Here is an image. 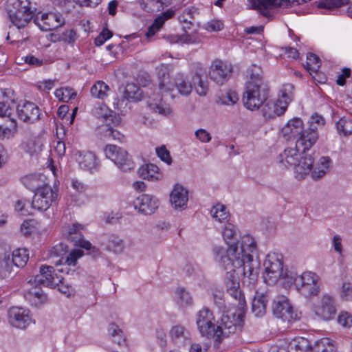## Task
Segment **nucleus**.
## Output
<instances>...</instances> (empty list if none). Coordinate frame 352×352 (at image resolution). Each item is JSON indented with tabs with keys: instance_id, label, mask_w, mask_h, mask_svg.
<instances>
[{
	"instance_id": "f257e3e1",
	"label": "nucleus",
	"mask_w": 352,
	"mask_h": 352,
	"mask_svg": "<svg viewBox=\"0 0 352 352\" xmlns=\"http://www.w3.org/2000/svg\"><path fill=\"white\" fill-rule=\"evenodd\" d=\"M257 251L256 242L249 235L241 237L239 244L232 245L229 248L214 245L212 249L214 258L219 265L224 270H234L243 274L244 283L254 285L258 276L259 263L253 260V255Z\"/></svg>"
},
{
	"instance_id": "f03ea898",
	"label": "nucleus",
	"mask_w": 352,
	"mask_h": 352,
	"mask_svg": "<svg viewBox=\"0 0 352 352\" xmlns=\"http://www.w3.org/2000/svg\"><path fill=\"white\" fill-rule=\"evenodd\" d=\"M250 80L243 96L244 106L250 110L258 109L267 100L269 89L262 76L260 67L253 65L248 71Z\"/></svg>"
},
{
	"instance_id": "7ed1b4c3",
	"label": "nucleus",
	"mask_w": 352,
	"mask_h": 352,
	"mask_svg": "<svg viewBox=\"0 0 352 352\" xmlns=\"http://www.w3.org/2000/svg\"><path fill=\"white\" fill-rule=\"evenodd\" d=\"M244 307H239L238 311L230 310L224 313L221 318L217 321L213 334L214 346L219 348V345L226 338L241 329L244 314Z\"/></svg>"
},
{
	"instance_id": "20e7f679",
	"label": "nucleus",
	"mask_w": 352,
	"mask_h": 352,
	"mask_svg": "<svg viewBox=\"0 0 352 352\" xmlns=\"http://www.w3.org/2000/svg\"><path fill=\"white\" fill-rule=\"evenodd\" d=\"M244 307H239L238 311L230 310L224 313L221 318L217 321L213 334L214 346L219 348V345L226 338L241 329L244 314Z\"/></svg>"
},
{
	"instance_id": "39448f33",
	"label": "nucleus",
	"mask_w": 352,
	"mask_h": 352,
	"mask_svg": "<svg viewBox=\"0 0 352 352\" xmlns=\"http://www.w3.org/2000/svg\"><path fill=\"white\" fill-rule=\"evenodd\" d=\"M6 9L10 21L18 28L25 27L33 17L29 0H8Z\"/></svg>"
},
{
	"instance_id": "423d86ee",
	"label": "nucleus",
	"mask_w": 352,
	"mask_h": 352,
	"mask_svg": "<svg viewBox=\"0 0 352 352\" xmlns=\"http://www.w3.org/2000/svg\"><path fill=\"white\" fill-rule=\"evenodd\" d=\"M293 89L294 87L292 84L284 85L276 101L271 104L267 103L263 109V116L265 118H271L276 116L283 115L293 99Z\"/></svg>"
},
{
	"instance_id": "0eeeda50",
	"label": "nucleus",
	"mask_w": 352,
	"mask_h": 352,
	"mask_svg": "<svg viewBox=\"0 0 352 352\" xmlns=\"http://www.w3.org/2000/svg\"><path fill=\"white\" fill-rule=\"evenodd\" d=\"M264 280L269 285L274 284L286 274L283 269V255L277 252L269 253L263 263Z\"/></svg>"
},
{
	"instance_id": "6e6552de",
	"label": "nucleus",
	"mask_w": 352,
	"mask_h": 352,
	"mask_svg": "<svg viewBox=\"0 0 352 352\" xmlns=\"http://www.w3.org/2000/svg\"><path fill=\"white\" fill-rule=\"evenodd\" d=\"M58 192L50 185L44 184L34 192L32 200V208L38 211H46L58 199Z\"/></svg>"
},
{
	"instance_id": "1a4fd4ad",
	"label": "nucleus",
	"mask_w": 352,
	"mask_h": 352,
	"mask_svg": "<svg viewBox=\"0 0 352 352\" xmlns=\"http://www.w3.org/2000/svg\"><path fill=\"white\" fill-rule=\"evenodd\" d=\"M319 276L311 272H305L294 279L297 290L303 296L310 297L319 293Z\"/></svg>"
},
{
	"instance_id": "9d476101",
	"label": "nucleus",
	"mask_w": 352,
	"mask_h": 352,
	"mask_svg": "<svg viewBox=\"0 0 352 352\" xmlns=\"http://www.w3.org/2000/svg\"><path fill=\"white\" fill-rule=\"evenodd\" d=\"M16 107L14 91L8 89L2 92L0 96V128L3 125L8 126L10 123L16 124V120L13 117Z\"/></svg>"
},
{
	"instance_id": "9b49d317",
	"label": "nucleus",
	"mask_w": 352,
	"mask_h": 352,
	"mask_svg": "<svg viewBox=\"0 0 352 352\" xmlns=\"http://www.w3.org/2000/svg\"><path fill=\"white\" fill-rule=\"evenodd\" d=\"M106 157L112 160L122 171H128L134 168V164L123 148L113 144H108L104 148Z\"/></svg>"
},
{
	"instance_id": "f8f14e48",
	"label": "nucleus",
	"mask_w": 352,
	"mask_h": 352,
	"mask_svg": "<svg viewBox=\"0 0 352 352\" xmlns=\"http://www.w3.org/2000/svg\"><path fill=\"white\" fill-rule=\"evenodd\" d=\"M272 311L276 318L285 322H290L298 318L297 313L285 296H278L274 299Z\"/></svg>"
},
{
	"instance_id": "ddd939ff",
	"label": "nucleus",
	"mask_w": 352,
	"mask_h": 352,
	"mask_svg": "<svg viewBox=\"0 0 352 352\" xmlns=\"http://www.w3.org/2000/svg\"><path fill=\"white\" fill-rule=\"evenodd\" d=\"M63 279L55 272L52 266L41 265L40 267V274H36L33 278L30 280V284L44 285L50 287H56L61 283Z\"/></svg>"
},
{
	"instance_id": "4468645a",
	"label": "nucleus",
	"mask_w": 352,
	"mask_h": 352,
	"mask_svg": "<svg viewBox=\"0 0 352 352\" xmlns=\"http://www.w3.org/2000/svg\"><path fill=\"white\" fill-rule=\"evenodd\" d=\"M196 323L201 336L213 338L216 323L213 313L209 309L204 307L197 314Z\"/></svg>"
},
{
	"instance_id": "2eb2a0df",
	"label": "nucleus",
	"mask_w": 352,
	"mask_h": 352,
	"mask_svg": "<svg viewBox=\"0 0 352 352\" xmlns=\"http://www.w3.org/2000/svg\"><path fill=\"white\" fill-rule=\"evenodd\" d=\"M315 314L324 320L333 319L336 314L335 298L328 294H324L320 300L314 305Z\"/></svg>"
},
{
	"instance_id": "dca6fc26",
	"label": "nucleus",
	"mask_w": 352,
	"mask_h": 352,
	"mask_svg": "<svg viewBox=\"0 0 352 352\" xmlns=\"http://www.w3.org/2000/svg\"><path fill=\"white\" fill-rule=\"evenodd\" d=\"M225 278V284L228 293L237 300L238 307H244L245 301L243 295L239 289V272L236 270H228Z\"/></svg>"
},
{
	"instance_id": "f3484780",
	"label": "nucleus",
	"mask_w": 352,
	"mask_h": 352,
	"mask_svg": "<svg viewBox=\"0 0 352 352\" xmlns=\"http://www.w3.org/2000/svg\"><path fill=\"white\" fill-rule=\"evenodd\" d=\"M232 72L230 64L221 60H214L210 67L209 76L212 80L222 85L230 78Z\"/></svg>"
},
{
	"instance_id": "a211bd4d",
	"label": "nucleus",
	"mask_w": 352,
	"mask_h": 352,
	"mask_svg": "<svg viewBox=\"0 0 352 352\" xmlns=\"http://www.w3.org/2000/svg\"><path fill=\"white\" fill-rule=\"evenodd\" d=\"M298 140L296 141L294 147H287L279 155V162L286 168H294L298 160L310 148H305V146H298Z\"/></svg>"
},
{
	"instance_id": "6ab92c4d",
	"label": "nucleus",
	"mask_w": 352,
	"mask_h": 352,
	"mask_svg": "<svg viewBox=\"0 0 352 352\" xmlns=\"http://www.w3.org/2000/svg\"><path fill=\"white\" fill-rule=\"evenodd\" d=\"M67 252V247L66 245L60 243L54 246L50 252V257H60L59 260L56 262V264L66 263L68 265H75L77 260L83 255V252L80 250H74L66 257L63 258V255Z\"/></svg>"
},
{
	"instance_id": "aec40b11",
	"label": "nucleus",
	"mask_w": 352,
	"mask_h": 352,
	"mask_svg": "<svg viewBox=\"0 0 352 352\" xmlns=\"http://www.w3.org/2000/svg\"><path fill=\"white\" fill-rule=\"evenodd\" d=\"M14 111L18 118L25 122L33 123L40 119V109L30 102L16 104Z\"/></svg>"
},
{
	"instance_id": "412c9836",
	"label": "nucleus",
	"mask_w": 352,
	"mask_h": 352,
	"mask_svg": "<svg viewBox=\"0 0 352 352\" xmlns=\"http://www.w3.org/2000/svg\"><path fill=\"white\" fill-rule=\"evenodd\" d=\"M8 321L14 327L25 329L32 322L30 311L21 307H12L8 311Z\"/></svg>"
},
{
	"instance_id": "4be33fe9",
	"label": "nucleus",
	"mask_w": 352,
	"mask_h": 352,
	"mask_svg": "<svg viewBox=\"0 0 352 352\" xmlns=\"http://www.w3.org/2000/svg\"><path fill=\"white\" fill-rule=\"evenodd\" d=\"M34 21L43 31L53 30L64 23L61 15L52 12L42 14L40 17L36 16Z\"/></svg>"
},
{
	"instance_id": "5701e85b",
	"label": "nucleus",
	"mask_w": 352,
	"mask_h": 352,
	"mask_svg": "<svg viewBox=\"0 0 352 352\" xmlns=\"http://www.w3.org/2000/svg\"><path fill=\"white\" fill-rule=\"evenodd\" d=\"M282 133L287 140H300L305 133L302 120L298 118L289 120L283 127Z\"/></svg>"
},
{
	"instance_id": "b1692460",
	"label": "nucleus",
	"mask_w": 352,
	"mask_h": 352,
	"mask_svg": "<svg viewBox=\"0 0 352 352\" xmlns=\"http://www.w3.org/2000/svg\"><path fill=\"white\" fill-rule=\"evenodd\" d=\"M135 209L144 214H151L158 208V200L156 197L144 194L138 197L134 201Z\"/></svg>"
},
{
	"instance_id": "393cba45",
	"label": "nucleus",
	"mask_w": 352,
	"mask_h": 352,
	"mask_svg": "<svg viewBox=\"0 0 352 352\" xmlns=\"http://www.w3.org/2000/svg\"><path fill=\"white\" fill-rule=\"evenodd\" d=\"M283 1L284 0H248V7L268 16L270 10L283 7Z\"/></svg>"
},
{
	"instance_id": "a878e982",
	"label": "nucleus",
	"mask_w": 352,
	"mask_h": 352,
	"mask_svg": "<svg viewBox=\"0 0 352 352\" xmlns=\"http://www.w3.org/2000/svg\"><path fill=\"white\" fill-rule=\"evenodd\" d=\"M28 288L26 289L24 296L32 305L38 307L47 301V296L43 292L39 284H30V280L27 283Z\"/></svg>"
},
{
	"instance_id": "bb28decb",
	"label": "nucleus",
	"mask_w": 352,
	"mask_h": 352,
	"mask_svg": "<svg viewBox=\"0 0 352 352\" xmlns=\"http://www.w3.org/2000/svg\"><path fill=\"white\" fill-rule=\"evenodd\" d=\"M169 336L176 345L183 346L190 343V333L189 331L182 324H176L171 327Z\"/></svg>"
},
{
	"instance_id": "cd10ccee",
	"label": "nucleus",
	"mask_w": 352,
	"mask_h": 352,
	"mask_svg": "<svg viewBox=\"0 0 352 352\" xmlns=\"http://www.w3.org/2000/svg\"><path fill=\"white\" fill-rule=\"evenodd\" d=\"M188 200V192L183 186L176 184L170 193V202L175 208H184Z\"/></svg>"
},
{
	"instance_id": "c85d7f7f",
	"label": "nucleus",
	"mask_w": 352,
	"mask_h": 352,
	"mask_svg": "<svg viewBox=\"0 0 352 352\" xmlns=\"http://www.w3.org/2000/svg\"><path fill=\"white\" fill-rule=\"evenodd\" d=\"M314 163V160L311 155L306 154V153L302 155L301 159L298 160L296 166H294V168L296 177L298 179L305 178V177L311 171Z\"/></svg>"
},
{
	"instance_id": "c756f323",
	"label": "nucleus",
	"mask_w": 352,
	"mask_h": 352,
	"mask_svg": "<svg viewBox=\"0 0 352 352\" xmlns=\"http://www.w3.org/2000/svg\"><path fill=\"white\" fill-rule=\"evenodd\" d=\"M83 226L78 223H74L68 229V236L71 241L75 242L76 245L86 250H90L91 244L88 241L84 240L80 232V230H83Z\"/></svg>"
},
{
	"instance_id": "7c9ffc66",
	"label": "nucleus",
	"mask_w": 352,
	"mask_h": 352,
	"mask_svg": "<svg viewBox=\"0 0 352 352\" xmlns=\"http://www.w3.org/2000/svg\"><path fill=\"white\" fill-rule=\"evenodd\" d=\"M138 174L142 179L150 181H160L164 177V175L160 170V168L153 164L142 165L138 169Z\"/></svg>"
},
{
	"instance_id": "2f4dec72",
	"label": "nucleus",
	"mask_w": 352,
	"mask_h": 352,
	"mask_svg": "<svg viewBox=\"0 0 352 352\" xmlns=\"http://www.w3.org/2000/svg\"><path fill=\"white\" fill-rule=\"evenodd\" d=\"M317 124H309V127L305 130V133L300 140H298V146H305V148H311L318 139Z\"/></svg>"
},
{
	"instance_id": "473e14b6",
	"label": "nucleus",
	"mask_w": 352,
	"mask_h": 352,
	"mask_svg": "<svg viewBox=\"0 0 352 352\" xmlns=\"http://www.w3.org/2000/svg\"><path fill=\"white\" fill-rule=\"evenodd\" d=\"M76 155V160L81 168L89 171L96 168L97 166L96 157L92 152L79 151Z\"/></svg>"
},
{
	"instance_id": "72a5a7b5",
	"label": "nucleus",
	"mask_w": 352,
	"mask_h": 352,
	"mask_svg": "<svg viewBox=\"0 0 352 352\" xmlns=\"http://www.w3.org/2000/svg\"><path fill=\"white\" fill-rule=\"evenodd\" d=\"M157 76L159 80V88L162 92L172 91L174 88V82L170 79L168 69L165 65L158 68Z\"/></svg>"
},
{
	"instance_id": "f704fd0d",
	"label": "nucleus",
	"mask_w": 352,
	"mask_h": 352,
	"mask_svg": "<svg viewBox=\"0 0 352 352\" xmlns=\"http://www.w3.org/2000/svg\"><path fill=\"white\" fill-rule=\"evenodd\" d=\"M268 298L266 295L261 293H256L252 305V311L256 317H263L265 316L267 310Z\"/></svg>"
},
{
	"instance_id": "c9c22d12",
	"label": "nucleus",
	"mask_w": 352,
	"mask_h": 352,
	"mask_svg": "<svg viewBox=\"0 0 352 352\" xmlns=\"http://www.w3.org/2000/svg\"><path fill=\"white\" fill-rule=\"evenodd\" d=\"M170 3V0H140L141 8L147 12H158Z\"/></svg>"
},
{
	"instance_id": "e433bc0d",
	"label": "nucleus",
	"mask_w": 352,
	"mask_h": 352,
	"mask_svg": "<svg viewBox=\"0 0 352 352\" xmlns=\"http://www.w3.org/2000/svg\"><path fill=\"white\" fill-rule=\"evenodd\" d=\"M331 159L329 157H322L319 162L312 168L311 177L314 180L322 178L329 170Z\"/></svg>"
},
{
	"instance_id": "4c0bfd02",
	"label": "nucleus",
	"mask_w": 352,
	"mask_h": 352,
	"mask_svg": "<svg viewBox=\"0 0 352 352\" xmlns=\"http://www.w3.org/2000/svg\"><path fill=\"white\" fill-rule=\"evenodd\" d=\"M174 10L169 9L164 12L161 15L158 16L153 23V24L148 28L146 33L147 37L153 36L156 32L160 30L162 27L165 21L173 17L174 15Z\"/></svg>"
},
{
	"instance_id": "58836bf2",
	"label": "nucleus",
	"mask_w": 352,
	"mask_h": 352,
	"mask_svg": "<svg viewBox=\"0 0 352 352\" xmlns=\"http://www.w3.org/2000/svg\"><path fill=\"white\" fill-rule=\"evenodd\" d=\"M176 87L178 92L183 96H188L192 90V86L188 78L183 74L179 73L174 79V87Z\"/></svg>"
},
{
	"instance_id": "ea45409f",
	"label": "nucleus",
	"mask_w": 352,
	"mask_h": 352,
	"mask_svg": "<svg viewBox=\"0 0 352 352\" xmlns=\"http://www.w3.org/2000/svg\"><path fill=\"white\" fill-rule=\"evenodd\" d=\"M29 259V254L28 250L25 248H18L13 251L10 255V260L12 262V267L14 265L18 267H24Z\"/></svg>"
},
{
	"instance_id": "a19ab883",
	"label": "nucleus",
	"mask_w": 352,
	"mask_h": 352,
	"mask_svg": "<svg viewBox=\"0 0 352 352\" xmlns=\"http://www.w3.org/2000/svg\"><path fill=\"white\" fill-rule=\"evenodd\" d=\"M238 232L239 230L237 228L234 224L228 221L226 222L222 230L223 237L228 245V247H224V248H229L230 245L235 244H239V247H240V243L241 241V239L240 240V241L233 243H230V242L229 241V240L235 239L238 234ZM222 247L223 248V246Z\"/></svg>"
},
{
	"instance_id": "79ce46f5",
	"label": "nucleus",
	"mask_w": 352,
	"mask_h": 352,
	"mask_svg": "<svg viewBox=\"0 0 352 352\" xmlns=\"http://www.w3.org/2000/svg\"><path fill=\"white\" fill-rule=\"evenodd\" d=\"M142 91L134 83H128L123 91V96L129 102H137L142 99Z\"/></svg>"
},
{
	"instance_id": "37998d69",
	"label": "nucleus",
	"mask_w": 352,
	"mask_h": 352,
	"mask_svg": "<svg viewBox=\"0 0 352 352\" xmlns=\"http://www.w3.org/2000/svg\"><path fill=\"white\" fill-rule=\"evenodd\" d=\"M176 300L179 307L185 308L192 305L193 299L190 292L184 287H179L175 291Z\"/></svg>"
},
{
	"instance_id": "c03bdc74",
	"label": "nucleus",
	"mask_w": 352,
	"mask_h": 352,
	"mask_svg": "<svg viewBox=\"0 0 352 352\" xmlns=\"http://www.w3.org/2000/svg\"><path fill=\"white\" fill-rule=\"evenodd\" d=\"M109 89V87L104 82L98 80L91 86L90 92L92 96L102 100L107 96Z\"/></svg>"
},
{
	"instance_id": "a18cd8bd",
	"label": "nucleus",
	"mask_w": 352,
	"mask_h": 352,
	"mask_svg": "<svg viewBox=\"0 0 352 352\" xmlns=\"http://www.w3.org/2000/svg\"><path fill=\"white\" fill-rule=\"evenodd\" d=\"M239 100L238 94L236 91L229 90L226 93H222L218 96L216 103L221 105H233Z\"/></svg>"
},
{
	"instance_id": "49530a36",
	"label": "nucleus",
	"mask_w": 352,
	"mask_h": 352,
	"mask_svg": "<svg viewBox=\"0 0 352 352\" xmlns=\"http://www.w3.org/2000/svg\"><path fill=\"white\" fill-rule=\"evenodd\" d=\"M315 352H337L334 342L327 338L317 341L314 346Z\"/></svg>"
},
{
	"instance_id": "de8ad7c7",
	"label": "nucleus",
	"mask_w": 352,
	"mask_h": 352,
	"mask_svg": "<svg viewBox=\"0 0 352 352\" xmlns=\"http://www.w3.org/2000/svg\"><path fill=\"white\" fill-rule=\"evenodd\" d=\"M12 270L10 254H5L0 256V278H6L10 276Z\"/></svg>"
},
{
	"instance_id": "09e8293b",
	"label": "nucleus",
	"mask_w": 352,
	"mask_h": 352,
	"mask_svg": "<svg viewBox=\"0 0 352 352\" xmlns=\"http://www.w3.org/2000/svg\"><path fill=\"white\" fill-rule=\"evenodd\" d=\"M212 217L219 222H224L228 221L230 217L229 212L225 206L221 204H217L210 210Z\"/></svg>"
},
{
	"instance_id": "8fccbe9b",
	"label": "nucleus",
	"mask_w": 352,
	"mask_h": 352,
	"mask_svg": "<svg viewBox=\"0 0 352 352\" xmlns=\"http://www.w3.org/2000/svg\"><path fill=\"white\" fill-rule=\"evenodd\" d=\"M291 350L295 352H311L312 350L309 341L305 338L300 337L295 339L290 344Z\"/></svg>"
},
{
	"instance_id": "3c124183",
	"label": "nucleus",
	"mask_w": 352,
	"mask_h": 352,
	"mask_svg": "<svg viewBox=\"0 0 352 352\" xmlns=\"http://www.w3.org/2000/svg\"><path fill=\"white\" fill-rule=\"evenodd\" d=\"M336 127L339 134L344 136L351 135L352 133V119L346 117L340 118L336 123Z\"/></svg>"
},
{
	"instance_id": "603ef678",
	"label": "nucleus",
	"mask_w": 352,
	"mask_h": 352,
	"mask_svg": "<svg viewBox=\"0 0 352 352\" xmlns=\"http://www.w3.org/2000/svg\"><path fill=\"white\" fill-rule=\"evenodd\" d=\"M124 248V242L119 236H111L109 238L107 243V248L108 250L119 254L123 251Z\"/></svg>"
},
{
	"instance_id": "864d4df0",
	"label": "nucleus",
	"mask_w": 352,
	"mask_h": 352,
	"mask_svg": "<svg viewBox=\"0 0 352 352\" xmlns=\"http://www.w3.org/2000/svg\"><path fill=\"white\" fill-rule=\"evenodd\" d=\"M40 175H28L23 179V182L27 188L34 192L37 188L42 186L41 184L43 181Z\"/></svg>"
},
{
	"instance_id": "5fc2aeb1",
	"label": "nucleus",
	"mask_w": 352,
	"mask_h": 352,
	"mask_svg": "<svg viewBox=\"0 0 352 352\" xmlns=\"http://www.w3.org/2000/svg\"><path fill=\"white\" fill-rule=\"evenodd\" d=\"M55 96L62 102H68L69 100L75 98L76 91L70 87H63L56 90Z\"/></svg>"
},
{
	"instance_id": "6e6d98bb",
	"label": "nucleus",
	"mask_w": 352,
	"mask_h": 352,
	"mask_svg": "<svg viewBox=\"0 0 352 352\" xmlns=\"http://www.w3.org/2000/svg\"><path fill=\"white\" fill-rule=\"evenodd\" d=\"M91 112L94 116L98 118H104L105 120H109L112 117L111 114L108 115V113L111 111L103 103L96 104L92 109Z\"/></svg>"
},
{
	"instance_id": "4d7b16f0",
	"label": "nucleus",
	"mask_w": 352,
	"mask_h": 352,
	"mask_svg": "<svg viewBox=\"0 0 352 352\" xmlns=\"http://www.w3.org/2000/svg\"><path fill=\"white\" fill-rule=\"evenodd\" d=\"M305 67L309 72H316L320 68L319 58L314 54H307Z\"/></svg>"
},
{
	"instance_id": "13d9d810",
	"label": "nucleus",
	"mask_w": 352,
	"mask_h": 352,
	"mask_svg": "<svg viewBox=\"0 0 352 352\" xmlns=\"http://www.w3.org/2000/svg\"><path fill=\"white\" fill-rule=\"evenodd\" d=\"M52 4L64 12L69 13L75 8L74 0H50Z\"/></svg>"
},
{
	"instance_id": "bf43d9fd",
	"label": "nucleus",
	"mask_w": 352,
	"mask_h": 352,
	"mask_svg": "<svg viewBox=\"0 0 352 352\" xmlns=\"http://www.w3.org/2000/svg\"><path fill=\"white\" fill-rule=\"evenodd\" d=\"M349 1V0H322L318 4V8L332 10L346 5Z\"/></svg>"
},
{
	"instance_id": "052dcab7",
	"label": "nucleus",
	"mask_w": 352,
	"mask_h": 352,
	"mask_svg": "<svg viewBox=\"0 0 352 352\" xmlns=\"http://www.w3.org/2000/svg\"><path fill=\"white\" fill-rule=\"evenodd\" d=\"M148 105L151 110L161 115L168 116L172 112L169 106L162 104L161 102L160 103H152L148 102Z\"/></svg>"
},
{
	"instance_id": "680f3d73",
	"label": "nucleus",
	"mask_w": 352,
	"mask_h": 352,
	"mask_svg": "<svg viewBox=\"0 0 352 352\" xmlns=\"http://www.w3.org/2000/svg\"><path fill=\"white\" fill-rule=\"evenodd\" d=\"M129 102V101L122 96L121 98H115L113 102V106L114 109L116 110L118 113L122 114L126 113L130 108L128 105Z\"/></svg>"
},
{
	"instance_id": "e2e57ef3",
	"label": "nucleus",
	"mask_w": 352,
	"mask_h": 352,
	"mask_svg": "<svg viewBox=\"0 0 352 352\" xmlns=\"http://www.w3.org/2000/svg\"><path fill=\"white\" fill-rule=\"evenodd\" d=\"M104 136L108 138H111L118 142H123L124 136L120 131L113 129L112 127L109 126H105V129L103 131Z\"/></svg>"
},
{
	"instance_id": "0e129e2a",
	"label": "nucleus",
	"mask_w": 352,
	"mask_h": 352,
	"mask_svg": "<svg viewBox=\"0 0 352 352\" xmlns=\"http://www.w3.org/2000/svg\"><path fill=\"white\" fill-rule=\"evenodd\" d=\"M16 124L10 123L8 126L3 125L2 127L0 128V138L8 139L12 137L16 131Z\"/></svg>"
},
{
	"instance_id": "69168bd1",
	"label": "nucleus",
	"mask_w": 352,
	"mask_h": 352,
	"mask_svg": "<svg viewBox=\"0 0 352 352\" xmlns=\"http://www.w3.org/2000/svg\"><path fill=\"white\" fill-rule=\"evenodd\" d=\"M194 84L197 93L199 96H206L208 91V85L203 81L199 75H196L194 77Z\"/></svg>"
},
{
	"instance_id": "338daca9",
	"label": "nucleus",
	"mask_w": 352,
	"mask_h": 352,
	"mask_svg": "<svg viewBox=\"0 0 352 352\" xmlns=\"http://www.w3.org/2000/svg\"><path fill=\"white\" fill-rule=\"evenodd\" d=\"M192 20H193V18L189 12H184L182 14H181L179 16V21L181 23L183 24L182 28L185 31L190 29V27L193 23Z\"/></svg>"
},
{
	"instance_id": "774afa93",
	"label": "nucleus",
	"mask_w": 352,
	"mask_h": 352,
	"mask_svg": "<svg viewBox=\"0 0 352 352\" xmlns=\"http://www.w3.org/2000/svg\"><path fill=\"white\" fill-rule=\"evenodd\" d=\"M338 322L344 327H352V316L346 311L341 312L338 317Z\"/></svg>"
}]
</instances>
